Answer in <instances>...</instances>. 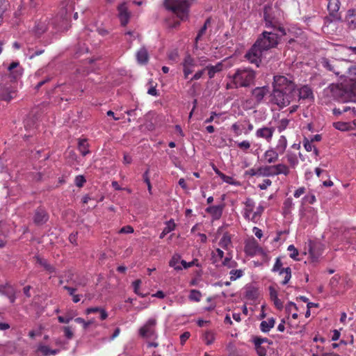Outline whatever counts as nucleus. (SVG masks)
<instances>
[{
    "label": "nucleus",
    "mask_w": 356,
    "mask_h": 356,
    "mask_svg": "<svg viewBox=\"0 0 356 356\" xmlns=\"http://www.w3.org/2000/svg\"><path fill=\"white\" fill-rule=\"evenodd\" d=\"M305 193V187H300L298 188L295 193H294V197H299L300 195L304 194Z\"/></svg>",
    "instance_id": "774afa93"
},
{
    "label": "nucleus",
    "mask_w": 356,
    "mask_h": 356,
    "mask_svg": "<svg viewBox=\"0 0 356 356\" xmlns=\"http://www.w3.org/2000/svg\"><path fill=\"white\" fill-rule=\"evenodd\" d=\"M222 69L223 63L222 62H219L215 65H207L204 68L205 70L208 71V75L210 79L213 78L215 74L221 72Z\"/></svg>",
    "instance_id": "6ab92c4d"
},
{
    "label": "nucleus",
    "mask_w": 356,
    "mask_h": 356,
    "mask_svg": "<svg viewBox=\"0 0 356 356\" xmlns=\"http://www.w3.org/2000/svg\"><path fill=\"white\" fill-rule=\"evenodd\" d=\"M204 71H205V70H204V69H203V70H199V71H197V72L193 75V76L191 79V81H193V80H198V79H200L202 76V75H203V74H204Z\"/></svg>",
    "instance_id": "13d9d810"
},
{
    "label": "nucleus",
    "mask_w": 356,
    "mask_h": 356,
    "mask_svg": "<svg viewBox=\"0 0 356 356\" xmlns=\"http://www.w3.org/2000/svg\"><path fill=\"white\" fill-rule=\"evenodd\" d=\"M202 295L201 293L197 290H191V293L189 295V298L191 300H194L196 302H199L200 300Z\"/></svg>",
    "instance_id": "79ce46f5"
},
{
    "label": "nucleus",
    "mask_w": 356,
    "mask_h": 356,
    "mask_svg": "<svg viewBox=\"0 0 356 356\" xmlns=\"http://www.w3.org/2000/svg\"><path fill=\"white\" fill-rule=\"evenodd\" d=\"M204 340L206 344H211L215 340L214 334L211 332H207L204 335Z\"/></svg>",
    "instance_id": "a19ab883"
},
{
    "label": "nucleus",
    "mask_w": 356,
    "mask_h": 356,
    "mask_svg": "<svg viewBox=\"0 0 356 356\" xmlns=\"http://www.w3.org/2000/svg\"><path fill=\"white\" fill-rule=\"evenodd\" d=\"M17 95V90L15 87L8 84L0 85V98L1 99L10 102Z\"/></svg>",
    "instance_id": "0eeeda50"
},
{
    "label": "nucleus",
    "mask_w": 356,
    "mask_h": 356,
    "mask_svg": "<svg viewBox=\"0 0 356 356\" xmlns=\"http://www.w3.org/2000/svg\"><path fill=\"white\" fill-rule=\"evenodd\" d=\"M303 144L305 149L307 152H312V149H314V153L315 154H318V150L313 145L312 143L309 141L308 139L305 138L303 140Z\"/></svg>",
    "instance_id": "e433bc0d"
},
{
    "label": "nucleus",
    "mask_w": 356,
    "mask_h": 356,
    "mask_svg": "<svg viewBox=\"0 0 356 356\" xmlns=\"http://www.w3.org/2000/svg\"><path fill=\"white\" fill-rule=\"evenodd\" d=\"M264 51L255 42L246 54V58L251 63L259 67Z\"/></svg>",
    "instance_id": "423d86ee"
},
{
    "label": "nucleus",
    "mask_w": 356,
    "mask_h": 356,
    "mask_svg": "<svg viewBox=\"0 0 356 356\" xmlns=\"http://www.w3.org/2000/svg\"><path fill=\"white\" fill-rule=\"evenodd\" d=\"M288 250L291 252L290 257L295 260H298L296 257L298 255V251L295 246L293 245H290L288 247Z\"/></svg>",
    "instance_id": "49530a36"
},
{
    "label": "nucleus",
    "mask_w": 356,
    "mask_h": 356,
    "mask_svg": "<svg viewBox=\"0 0 356 356\" xmlns=\"http://www.w3.org/2000/svg\"><path fill=\"white\" fill-rule=\"evenodd\" d=\"M19 66V63L17 62H13L9 67H8V71L10 72L14 79H16L17 76H20L22 72L19 70H17L16 71H13L14 69Z\"/></svg>",
    "instance_id": "f704fd0d"
},
{
    "label": "nucleus",
    "mask_w": 356,
    "mask_h": 356,
    "mask_svg": "<svg viewBox=\"0 0 356 356\" xmlns=\"http://www.w3.org/2000/svg\"><path fill=\"white\" fill-rule=\"evenodd\" d=\"M63 331H64V334H65V337L68 339H71L73 338L74 337V333L71 329L70 327L69 326H65L63 327Z\"/></svg>",
    "instance_id": "09e8293b"
},
{
    "label": "nucleus",
    "mask_w": 356,
    "mask_h": 356,
    "mask_svg": "<svg viewBox=\"0 0 356 356\" xmlns=\"http://www.w3.org/2000/svg\"><path fill=\"white\" fill-rule=\"evenodd\" d=\"M182 65L184 78L188 79L189 74L193 72L194 67L196 66L195 60L191 55L188 54L185 56Z\"/></svg>",
    "instance_id": "6e6552de"
},
{
    "label": "nucleus",
    "mask_w": 356,
    "mask_h": 356,
    "mask_svg": "<svg viewBox=\"0 0 356 356\" xmlns=\"http://www.w3.org/2000/svg\"><path fill=\"white\" fill-rule=\"evenodd\" d=\"M230 275L231 280H235L243 275V271L241 270H232L230 272Z\"/></svg>",
    "instance_id": "a18cd8bd"
},
{
    "label": "nucleus",
    "mask_w": 356,
    "mask_h": 356,
    "mask_svg": "<svg viewBox=\"0 0 356 356\" xmlns=\"http://www.w3.org/2000/svg\"><path fill=\"white\" fill-rule=\"evenodd\" d=\"M299 99H312L313 92L309 87L304 86L298 90Z\"/></svg>",
    "instance_id": "aec40b11"
},
{
    "label": "nucleus",
    "mask_w": 356,
    "mask_h": 356,
    "mask_svg": "<svg viewBox=\"0 0 356 356\" xmlns=\"http://www.w3.org/2000/svg\"><path fill=\"white\" fill-rule=\"evenodd\" d=\"M207 211L217 216H220L222 213V209L219 206H212L207 209Z\"/></svg>",
    "instance_id": "37998d69"
},
{
    "label": "nucleus",
    "mask_w": 356,
    "mask_h": 356,
    "mask_svg": "<svg viewBox=\"0 0 356 356\" xmlns=\"http://www.w3.org/2000/svg\"><path fill=\"white\" fill-rule=\"evenodd\" d=\"M141 284V280H136V281H134L133 282V286H134V292L138 295H141L139 292H138V289H139V286Z\"/></svg>",
    "instance_id": "0e129e2a"
},
{
    "label": "nucleus",
    "mask_w": 356,
    "mask_h": 356,
    "mask_svg": "<svg viewBox=\"0 0 356 356\" xmlns=\"http://www.w3.org/2000/svg\"><path fill=\"white\" fill-rule=\"evenodd\" d=\"M309 252L314 259H317L322 252V245L320 243H316L310 241L309 242Z\"/></svg>",
    "instance_id": "2eb2a0df"
},
{
    "label": "nucleus",
    "mask_w": 356,
    "mask_h": 356,
    "mask_svg": "<svg viewBox=\"0 0 356 356\" xmlns=\"http://www.w3.org/2000/svg\"><path fill=\"white\" fill-rule=\"evenodd\" d=\"M346 87V90H349V99L356 98V68H353L350 71L349 83Z\"/></svg>",
    "instance_id": "9d476101"
},
{
    "label": "nucleus",
    "mask_w": 356,
    "mask_h": 356,
    "mask_svg": "<svg viewBox=\"0 0 356 356\" xmlns=\"http://www.w3.org/2000/svg\"><path fill=\"white\" fill-rule=\"evenodd\" d=\"M282 263L280 259L277 258L276 261L274 264V266H273L272 270L273 272H277V271L280 272L282 269Z\"/></svg>",
    "instance_id": "5fc2aeb1"
},
{
    "label": "nucleus",
    "mask_w": 356,
    "mask_h": 356,
    "mask_svg": "<svg viewBox=\"0 0 356 356\" xmlns=\"http://www.w3.org/2000/svg\"><path fill=\"white\" fill-rule=\"evenodd\" d=\"M275 325V319L273 318H270L267 319V321H261L260 324L261 330L264 332H268L272 327H274Z\"/></svg>",
    "instance_id": "5701e85b"
},
{
    "label": "nucleus",
    "mask_w": 356,
    "mask_h": 356,
    "mask_svg": "<svg viewBox=\"0 0 356 356\" xmlns=\"http://www.w3.org/2000/svg\"><path fill=\"white\" fill-rule=\"evenodd\" d=\"M273 168L270 166L260 167L257 168L259 176H273L274 172L272 171Z\"/></svg>",
    "instance_id": "473e14b6"
},
{
    "label": "nucleus",
    "mask_w": 356,
    "mask_h": 356,
    "mask_svg": "<svg viewBox=\"0 0 356 356\" xmlns=\"http://www.w3.org/2000/svg\"><path fill=\"white\" fill-rule=\"evenodd\" d=\"M73 318V316L70 314H66L64 316H58V320L61 323H68Z\"/></svg>",
    "instance_id": "8fccbe9b"
},
{
    "label": "nucleus",
    "mask_w": 356,
    "mask_h": 356,
    "mask_svg": "<svg viewBox=\"0 0 356 356\" xmlns=\"http://www.w3.org/2000/svg\"><path fill=\"white\" fill-rule=\"evenodd\" d=\"M257 353L259 356H266V348L264 346L262 345H254Z\"/></svg>",
    "instance_id": "de8ad7c7"
},
{
    "label": "nucleus",
    "mask_w": 356,
    "mask_h": 356,
    "mask_svg": "<svg viewBox=\"0 0 356 356\" xmlns=\"http://www.w3.org/2000/svg\"><path fill=\"white\" fill-rule=\"evenodd\" d=\"M327 10L330 13V15L334 19H340V16L338 14V11L340 8V1L339 0H327Z\"/></svg>",
    "instance_id": "ddd939ff"
},
{
    "label": "nucleus",
    "mask_w": 356,
    "mask_h": 356,
    "mask_svg": "<svg viewBox=\"0 0 356 356\" xmlns=\"http://www.w3.org/2000/svg\"><path fill=\"white\" fill-rule=\"evenodd\" d=\"M156 320L155 318H149L146 323L139 329V334L143 338L154 339L156 337Z\"/></svg>",
    "instance_id": "39448f33"
},
{
    "label": "nucleus",
    "mask_w": 356,
    "mask_h": 356,
    "mask_svg": "<svg viewBox=\"0 0 356 356\" xmlns=\"http://www.w3.org/2000/svg\"><path fill=\"white\" fill-rule=\"evenodd\" d=\"M269 291H270V298L272 300L278 298L277 292L273 286L269 287Z\"/></svg>",
    "instance_id": "338daca9"
},
{
    "label": "nucleus",
    "mask_w": 356,
    "mask_h": 356,
    "mask_svg": "<svg viewBox=\"0 0 356 356\" xmlns=\"http://www.w3.org/2000/svg\"><path fill=\"white\" fill-rule=\"evenodd\" d=\"M264 51L275 47L278 42L277 34L273 32L264 31L262 35L255 42Z\"/></svg>",
    "instance_id": "20e7f679"
},
{
    "label": "nucleus",
    "mask_w": 356,
    "mask_h": 356,
    "mask_svg": "<svg viewBox=\"0 0 356 356\" xmlns=\"http://www.w3.org/2000/svg\"><path fill=\"white\" fill-rule=\"evenodd\" d=\"M86 182V179L81 176H76L75 178V184L78 187H82L83 184Z\"/></svg>",
    "instance_id": "864d4df0"
},
{
    "label": "nucleus",
    "mask_w": 356,
    "mask_h": 356,
    "mask_svg": "<svg viewBox=\"0 0 356 356\" xmlns=\"http://www.w3.org/2000/svg\"><path fill=\"white\" fill-rule=\"evenodd\" d=\"M293 205V204L291 198L289 197L286 199L283 204V213L284 215L289 214Z\"/></svg>",
    "instance_id": "72a5a7b5"
},
{
    "label": "nucleus",
    "mask_w": 356,
    "mask_h": 356,
    "mask_svg": "<svg viewBox=\"0 0 356 356\" xmlns=\"http://www.w3.org/2000/svg\"><path fill=\"white\" fill-rule=\"evenodd\" d=\"M181 256L179 254H175L172 256V259H170L169 262V266L170 267L174 268L176 270H181V267L178 265L179 261L181 262Z\"/></svg>",
    "instance_id": "a878e982"
},
{
    "label": "nucleus",
    "mask_w": 356,
    "mask_h": 356,
    "mask_svg": "<svg viewBox=\"0 0 356 356\" xmlns=\"http://www.w3.org/2000/svg\"><path fill=\"white\" fill-rule=\"evenodd\" d=\"M347 23L349 29L353 30L356 29V13L353 10L348 11Z\"/></svg>",
    "instance_id": "4be33fe9"
},
{
    "label": "nucleus",
    "mask_w": 356,
    "mask_h": 356,
    "mask_svg": "<svg viewBox=\"0 0 356 356\" xmlns=\"http://www.w3.org/2000/svg\"><path fill=\"white\" fill-rule=\"evenodd\" d=\"M49 215L42 208H38L33 213V220L35 225L40 226L47 222Z\"/></svg>",
    "instance_id": "1a4fd4ad"
},
{
    "label": "nucleus",
    "mask_w": 356,
    "mask_h": 356,
    "mask_svg": "<svg viewBox=\"0 0 356 356\" xmlns=\"http://www.w3.org/2000/svg\"><path fill=\"white\" fill-rule=\"evenodd\" d=\"M289 120H287L286 118L282 119L279 122V125L277 126L278 131L280 132L283 131L284 129H286V128L289 125Z\"/></svg>",
    "instance_id": "c03bdc74"
},
{
    "label": "nucleus",
    "mask_w": 356,
    "mask_h": 356,
    "mask_svg": "<svg viewBox=\"0 0 356 356\" xmlns=\"http://www.w3.org/2000/svg\"><path fill=\"white\" fill-rule=\"evenodd\" d=\"M67 11H65V14L64 13H61V18H62V24L60 25H59L58 28V31H67L70 26H69V23H68V17H67Z\"/></svg>",
    "instance_id": "cd10ccee"
},
{
    "label": "nucleus",
    "mask_w": 356,
    "mask_h": 356,
    "mask_svg": "<svg viewBox=\"0 0 356 356\" xmlns=\"http://www.w3.org/2000/svg\"><path fill=\"white\" fill-rule=\"evenodd\" d=\"M268 88L266 86L257 87L254 88L252 93V96L257 103H260L264 97L268 93Z\"/></svg>",
    "instance_id": "dca6fc26"
},
{
    "label": "nucleus",
    "mask_w": 356,
    "mask_h": 356,
    "mask_svg": "<svg viewBox=\"0 0 356 356\" xmlns=\"http://www.w3.org/2000/svg\"><path fill=\"white\" fill-rule=\"evenodd\" d=\"M38 351H40L42 355L49 356L50 355H56L58 353V350L54 349L52 350L49 348L47 346H41L38 348Z\"/></svg>",
    "instance_id": "c756f323"
},
{
    "label": "nucleus",
    "mask_w": 356,
    "mask_h": 356,
    "mask_svg": "<svg viewBox=\"0 0 356 356\" xmlns=\"http://www.w3.org/2000/svg\"><path fill=\"white\" fill-rule=\"evenodd\" d=\"M35 259L36 262L44 268L45 270H47L49 273H56V268L51 264H50L48 261L44 258L40 257V256H35Z\"/></svg>",
    "instance_id": "f3484780"
},
{
    "label": "nucleus",
    "mask_w": 356,
    "mask_h": 356,
    "mask_svg": "<svg viewBox=\"0 0 356 356\" xmlns=\"http://www.w3.org/2000/svg\"><path fill=\"white\" fill-rule=\"evenodd\" d=\"M256 72L249 67L237 69L232 75L235 88H247L254 83Z\"/></svg>",
    "instance_id": "f03ea898"
},
{
    "label": "nucleus",
    "mask_w": 356,
    "mask_h": 356,
    "mask_svg": "<svg viewBox=\"0 0 356 356\" xmlns=\"http://www.w3.org/2000/svg\"><path fill=\"white\" fill-rule=\"evenodd\" d=\"M137 62L140 65H145L149 60V54L145 47H141L136 53Z\"/></svg>",
    "instance_id": "a211bd4d"
},
{
    "label": "nucleus",
    "mask_w": 356,
    "mask_h": 356,
    "mask_svg": "<svg viewBox=\"0 0 356 356\" xmlns=\"http://www.w3.org/2000/svg\"><path fill=\"white\" fill-rule=\"evenodd\" d=\"M333 126L335 129L343 131H348L350 127V125L348 123L343 122H334Z\"/></svg>",
    "instance_id": "c9c22d12"
},
{
    "label": "nucleus",
    "mask_w": 356,
    "mask_h": 356,
    "mask_svg": "<svg viewBox=\"0 0 356 356\" xmlns=\"http://www.w3.org/2000/svg\"><path fill=\"white\" fill-rule=\"evenodd\" d=\"M271 168H273V170H272V171L275 172V173H273V175H277L279 174L287 175L289 172L287 166L285 165H283V164H277L276 165H271Z\"/></svg>",
    "instance_id": "393cba45"
},
{
    "label": "nucleus",
    "mask_w": 356,
    "mask_h": 356,
    "mask_svg": "<svg viewBox=\"0 0 356 356\" xmlns=\"http://www.w3.org/2000/svg\"><path fill=\"white\" fill-rule=\"evenodd\" d=\"M273 90L270 95V101L280 108L289 105L296 93V86L291 78L282 75L274 76Z\"/></svg>",
    "instance_id": "f257e3e1"
},
{
    "label": "nucleus",
    "mask_w": 356,
    "mask_h": 356,
    "mask_svg": "<svg viewBox=\"0 0 356 356\" xmlns=\"http://www.w3.org/2000/svg\"><path fill=\"white\" fill-rule=\"evenodd\" d=\"M271 181L268 179H264L262 184H260L259 185V188L261 190H265L271 184Z\"/></svg>",
    "instance_id": "4d7b16f0"
},
{
    "label": "nucleus",
    "mask_w": 356,
    "mask_h": 356,
    "mask_svg": "<svg viewBox=\"0 0 356 356\" xmlns=\"http://www.w3.org/2000/svg\"><path fill=\"white\" fill-rule=\"evenodd\" d=\"M164 6L181 20L187 19L189 8L187 0H164Z\"/></svg>",
    "instance_id": "7ed1b4c3"
},
{
    "label": "nucleus",
    "mask_w": 356,
    "mask_h": 356,
    "mask_svg": "<svg viewBox=\"0 0 356 356\" xmlns=\"http://www.w3.org/2000/svg\"><path fill=\"white\" fill-rule=\"evenodd\" d=\"M217 175L223 180V181L234 186H238L240 183L234 180L232 177L225 175L221 172H217Z\"/></svg>",
    "instance_id": "2f4dec72"
},
{
    "label": "nucleus",
    "mask_w": 356,
    "mask_h": 356,
    "mask_svg": "<svg viewBox=\"0 0 356 356\" xmlns=\"http://www.w3.org/2000/svg\"><path fill=\"white\" fill-rule=\"evenodd\" d=\"M118 17L120 20L121 24L122 26H126L130 18V13L128 10L127 3H122L120 4L118 7Z\"/></svg>",
    "instance_id": "f8f14e48"
},
{
    "label": "nucleus",
    "mask_w": 356,
    "mask_h": 356,
    "mask_svg": "<svg viewBox=\"0 0 356 356\" xmlns=\"http://www.w3.org/2000/svg\"><path fill=\"white\" fill-rule=\"evenodd\" d=\"M293 307L296 311L298 310V307L296 305L292 302H289L286 306V312L288 314H290L291 312V309Z\"/></svg>",
    "instance_id": "e2e57ef3"
},
{
    "label": "nucleus",
    "mask_w": 356,
    "mask_h": 356,
    "mask_svg": "<svg viewBox=\"0 0 356 356\" xmlns=\"http://www.w3.org/2000/svg\"><path fill=\"white\" fill-rule=\"evenodd\" d=\"M207 29V28L206 27V26H203L199 31V32L195 38V48L197 47V43L198 40H200L201 39L202 36L205 33Z\"/></svg>",
    "instance_id": "3c124183"
},
{
    "label": "nucleus",
    "mask_w": 356,
    "mask_h": 356,
    "mask_svg": "<svg viewBox=\"0 0 356 356\" xmlns=\"http://www.w3.org/2000/svg\"><path fill=\"white\" fill-rule=\"evenodd\" d=\"M258 296V291L254 287H248L245 291V298L248 300H255Z\"/></svg>",
    "instance_id": "7c9ffc66"
},
{
    "label": "nucleus",
    "mask_w": 356,
    "mask_h": 356,
    "mask_svg": "<svg viewBox=\"0 0 356 356\" xmlns=\"http://www.w3.org/2000/svg\"><path fill=\"white\" fill-rule=\"evenodd\" d=\"M253 341H254V345H262L264 343H268V344L270 345L273 343V341L269 340L268 339L261 338V337H256L255 338H254Z\"/></svg>",
    "instance_id": "ea45409f"
},
{
    "label": "nucleus",
    "mask_w": 356,
    "mask_h": 356,
    "mask_svg": "<svg viewBox=\"0 0 356 356\" xmlns=\"http://www.w3.org/2000/svg\"><path fill=\"white\" fill-rule=\"evenodd\" d=\"M78 149L83 156H86L87 154H90V152L88 149V143L86 139H81L78 143Z\"/></svg>",
    "instance_id": "b1692460"
},
{
    "label": "nucleus",
    "mask_w": 356,
    "mask_h": 356,
    "mask_svg": "<svg viewBox=\"0 0 356 356\" xmlns=\"http://www.w3.org/2000/svg\"><path fill=\"white\" fill-rule=\"evenodd\" d=\"M222 265L227 266L229 268H233L236 265V262L231 260V258L226 257L222 261Z\"/></svg>",
    "instance_id": "603ef678"
},
{
    "label": "nucleus",
    "mask_w": 356,
    "mask_h": 356,
    "mask_svg": "<svg viewBox=\"0 0 356 356\" xmlns=\"http://www.w3.org/2000/svg\"><path fill=\"white\" fill-rule=\"evenodd\" d=\"M134 232V228L129 225L123 227L120 230V233L129 234Z\"/></svg>",
    "instance_id": "bf43d9fd"
},
{
    "label": "nucleus",
    "mask_w": 356,
    "mask_h": 356,
    "mask_svg": "<svg viewBox=\"0 0 356 356\" xmlns=\"http://www.w3.org/2000/svg\"><path fill=\"white\" fill-rule=\"evenodd\" d=\"M334 63V61H331L326 58H323L320 60V65L322 67L330 72H332L336 74H339V72L337 70Z\"/></svg>",
    "instance_id": "412c9836"
},
{
    "label": "nucleus",
    "mask_w": 356,
    "mask_h": 356,
    "mask_svg": "<svg viewBox=\"0 0 356 356\" xmlns=\"http://www.w3.org/2000/svg\"><path fill=\"white\" fill-rule=\"evenodd\" d=\"M238 147L243 149H247L250 147V144L248 141L244 140L238 144Z\"/></svg>",
    "instance_id": "69168bd1"
},
{
    "label": "nucleus",
    "mask_w": 356,
    "mask_h": 356,
    "mask_svg": "<svg viewBox=\"0 0 356 356\" xmlns=\"http://www.w3.org/2000/svg\"><path fill=\"white\" fill-rule=\"evenodd\" d=\"M245 251L247 254L250 256H254L262 251V249L259 247L257 241L252 238L246 241L245 245Z\"/></svg>",
    "instance_id": "9b49d317"
},
{
    "label": "nucleus",
    "mask_w": 356,
    "mask_h": 356,
    "mask_svg": "<svg viewBox=\"0 0 356 356\" xmlns=\"http://www.w3.org/2000/svg\"><path fill=\"white\" fill-rule=\"evenodd\" d=\"M195 261L196 260H193V261H192L191 262H186L184 260H181V265L183 266V267L184 268H190V267H191V266H193L194 265L198 266L197 264H195Z\"/></svg>",
    "instance_id": "052dcab7"
},
{
    "label": "nucleus",
    "mask_w": 356,
    "mask_h": 356,
    "mask_svg": "<svg viewBox=\"0 0 356 356\" xmlns=\"http://www.w3.org/2000/svg\"><path fill=\"white\" fill-rule=\"evenodd\" d=\"M13 289H14L13 288V286L8 284H6V285H1L0 286V294L8 297V294H10V293H11V291Z\"/></svg>",
    "instance_id": "4c0bfd02"
},
{
    "label": "nucleus",
    "mask_w": 356,
    "mask_h": 356,
    "mask_svg": "<svg viewBox=\"0 0 356 356\" xmlns=\"http://www.w3.org/2000/svg\"><path fill=\"white\" fill-rule=\"evenodd\" d=\"M231 243L230 236L226 233L225 234L219 242V245L222 248H227V245Z\"/></svg>",
    "instance_id": "58836bf2"
},
{
    "label": "nucleus",
    "mask_w": 356,
    "mask_h": 356,
    "mask_svg": "<svg viewBox=\"0 0 356 356\" xmlns=\"http://www.w3.org/2000/svg\"><path fill=\"white\" fill-rule=\"evenodd\" d=\"M274 132V127H264L257 130L256 136L257 138H264L267 141H270L273 137Z\"/></svg>",
    "instance_id": "4468645a"
},
{
    "label": "nucleus",
    "mask_w": 356,
    "mask_h": 356,
    "mask_svg": "<svg viewBox=\"0 0 356 356\" xmlns=\"http://www.w3.org/2000/svg\"><path fill=\"white\" fill-rule=\"evenodd\" d=\"M175 228V223L172 220H170L166 222V225L165 228L163 229V232L160 234V238H164V236L170 233L171 231L174 230Z\"/></svg>",
    "instance_id": "bb28decb"
},
{
    "label": "nucleus",
    "mask_w": 356,
    "mask_h": 356,
    "mask_svg": "<svg viewBox=\"0 0 356 356\" xmlns=\"http://www.w3.org/2000/svg\"><path fill=\"white\" fill-rule=\"evenodd\" d=\"M178 56V51L177 50H173L168 54V57L169 60L173 62H177Z\"/></svg>",
    "instance_id": "6e6d98bb"
},
{
    "label": "nucleus",
    "mask_w": 356,
    "mask_h": 356,
    "mask_svg": "<svg viewBox=\"0 0 356 356\" xmlns=\"http://www.w3.org/2000/svg\"><path fill=\"white\" fill-rule=\"evenodd\" d=\"M191 336V334L190 332H184L181 336H180V342H181V344H184L186 341Z\"/></svg>",
    "instance_id": "680f3d73"
},
{
    "label": "nucleus",
    "mask_w": 356,
    "mask_h": 356,
    "mask_svg": "<svg viewBox=\"0 0 356 356\" xmlns=\"http://www.w3.org/2000/svg\"><path fill=\"white\" fill-rule=\"evenodd\" d=\"M280 275H284V280L282 281V284H286L291 277V270L289 267L283 268L280 271Z\"/></svg>",
    "instance_id": "c85d7f7f"
}]
</instances>
